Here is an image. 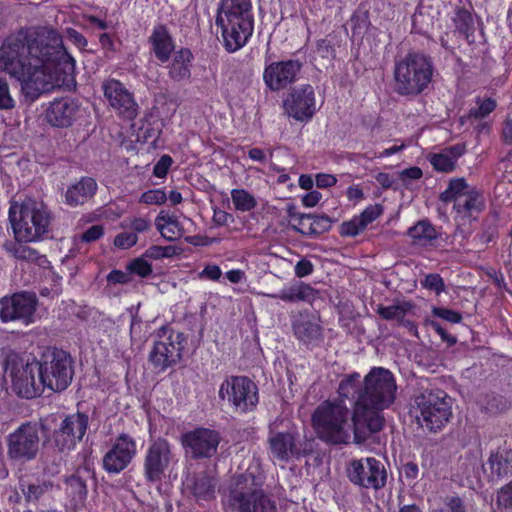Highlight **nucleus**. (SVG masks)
Masks as SVG:
<instances>
[{
  "instance_id": "obj_30",
  "label": "nucleus",
  "mask_w": 512,
  "mask_h": 512,
  "mask_svg": "<svg viewBox=\"0 0 512 512\" xmlns=\"http://www.w3.org/2000/svg\"><path fill=\"white\" fill-rule=\"evenodd\" d=\"M96 189L97 183L93 178L83 177L67 189L66 203L73 207L83 205L94 196Z\"/></svg>"
},
{
  "instance_id": "obj_43",
  "label": "nucleus",
  "mask_w": 512,
  "mask_h": 512,
  "mask_svg": "<svg viewBox=\"0 0 512 512\" xmlns=\"http://www.w3.org/2000/svg\"><path fill=\"white\" fill-rule=\"evenodd\" d=\"M496 503L498 507L512 509V480L498 491Z\"/></svg>"
},
{
  "instance_id": "obj_25",
  "label": "nucleus",
  "mask_w": 512,
  "mask_h": 512,
  "mask_svg": "<svg viewBox=\"0 0 512 512\" xmlns=\"http://www.w3.org/2000/svg\"><path fill=\"white\" fill-rule=\"evenodd\" d=\"M79 112V104L70 97L58 98L52 101L46 110L47 122L58 128L70 127Z\"/></svg>"
},
{
  "instance_id": "obj_36",
  "label": "nucleus",
  "mask_w": 512,
  "mask_h": 512,
  "mask_svg": "<svg viewBox=\"0 0 512 512\" xmlns=\"http://www.w3.org/2000/svg\"><path fill=\"white\" fill-rule=\"evenodd\" d=\"M53 487L52 482L50 481H40L36 480L35 482H26L24 480L20 481V489L25 497L27 502H36L38 501L45 493L51 490Z\"/></svg>"
},
{
  "instance_id": "obj_21",
  "label": "nucleus",
  "mask_w": 512,
  "mask_h": 512,
  "mask_svg": "<svg viewBox=\"0 0 512 512\" xmlns=\"http://www.w3.org/2000/svg\"><path fill=\"white\" fill-rule=\"evenodd\" d=\"M283 105L288 116L295 120L307 121L311 119L316 111L314 88L306 84L292 89Z\"/></svg>"
},
{
  "instance_id": "obj_15",
  "label": "nucleus",
  "mask_w": 512,
  "mask_h": 512,
  "mask_svg": "<svg viewBox=\"0 0 512 512\" xmlns=\"http://www.w3.org/2000/svg\"><path fill=\"white\" fill-rule=\"evenodd\" d=\"M38 299L35 293L18 292L0 298V319L4 323L20 322L28 326L35 322Z\"/></svg>"
},
{
  "instance_id": "obj_32",
  "label": "nucleus",
  "mask_w": 512,
  "mask_h": 512,
  "mask_svg": "<svg viewBox=\"0 0 512 512\" xmlns=\"http://www.w3.org/2000/svg\"><path fill=\"white\" fill-rule=\"evenodd\" d=\"M462 7H456V16L454 18L455 34L465 39L468 43L474 42V21L469 10L465 9V2L468 0H458Z\"/></svg>"
},
{
  "instance_id": "obj_63",
  "label": "nucleus",
  "mask_w": 512,
  "mask_h": 512,
  "mask_svg": "<svg viewBox=\"0 0 512 512\" xmlns=\"http://www.w3.org/2000/svg\"><path fill=\"white\" fill-rule=\"evenodd\" d=\"M107 281L109 283H113V284H116V283L125 284L130 281V278H129L128 274H126L122 271L113 270L108 274Z\"/></svg>"
},
{
  "instance_id": "obj_5",
  "label": "nucleus",
  "mask_w": 512,
  "mask_h": 512,
  "mask_svg": "<svg viewBox=\"0 0 512 512\" xmlns=\"http://www.w3.org/2000/svg\"><path fill=\"white\" fill-rule=\"evenodd\" d=\"M450 202H453V210L456 213L453 242H458L456 249L459 250L470 234L472 220L485 209V199L479 189L469 185L465 178L457 177L450 179Z\"/></svg>"
},
{
  "instance_id": "obj_44",
  "label": "nucleus",
  "mask_w": 512,
  "mask_h": 512,
  "mask_svg": "<svg viewBox=\"0 0 512 512\" xmlns=\"http://www.w3.org/2000/svg\"><path fill=\"white\" fill-rule=\"evenodd\" d=\"M382 213L380 205H370L359 216L360 226L366 228L368 224L376 220Z\"/></svg>"
},
{
  "instance_id": "obj_3",
  "label": "nucleus",
  "mask_w": 512,
  "mask_h": 512,
  "mask_svg": "<svg viewBox=\"0 0 512 512\" xmlns=\"http://www.w3.org/2000/svg\"><path fill=\"white\" fill-rule=\"evenodd\" d=\"M222 503L229 512H277L273 501L252 472L233 475L223 488Z\"/></svg>"
},
{
  "instance_id": "obj_50",
  "label": "nucleus",
  "mask_w": 512,
  "mask_h": 512,
  "mask_svg": "<svg viewBox=\"0 0 512 512\" xmlns=\"http://www.w3.org/2000/svg\"><path fill=\"white\" fill-rule=\"evenodd\" d=\"M399 179L403 182L405 187H408L411 180L420 179L423 175L422 170L419 167H410L404 169L398 173Z\"/></svg>"
},
{
  "instance_id": "obj_31",
  "label": "nucleus",
  "mask_w": 512,
  "mask_h": 512,
  "mask_svg": "<svg viewBox=\"0 0 512 512\" xmlns=\"http://www.w3.org/2000/svg\"><path fill=\"white\" fill-rule=\"evenodd\" d=\"M193 55L187 48H181L174 54L169 66V76L176 82L188 80L191 76V63Z\"/></svg>"
},
{
  "instance_id": "obj_53",
  "label": "nucleus",
  "mask_w": 512,
  "mask_h": 512,
  "mask_svg": "<svg viewBox=\"0 0 512 512\" xmlns=\"http://www.w3.org/2000/svg\"><path fill=\"white\" fill-rule=\"evenodd\" d=\"M165 224L177 225V220L174 217L170 216L165 211H161L158 214V216L156 217L155 225H156L157 229L160 231V233L162 234V236L167 238V236L164 232ZM168 239L171 240L172 237H168Z\"/></svg>"
},
{
  "instance_id": "obj_57",
  "label": "nucleus",
  "mask_w": 512,
  "mask_h": 512,
  "mask_svg": "<svg viewBox=\"0 0 512 512\" xmlns=\"http://www.w3.org/2000/svg\"><path fill=\"white\" fill-rule=\"evenodd\" d=\"M313 272V264L308 259H301L295 265V274L297 277H305Z\"/></svg>"
},
{
  "instance_id": "obj_48",
  "label": "nucleus",
  "mask_w": 512,
  "mask_h": 512,
  "mask_svg": "<svg viewBox=\"0 0 512 512\" xmlns=\"http://www.w3.org/2000/svg\"><path fill=\"white\" fill-rule=\"evenodd\" d=\"M138 237L132 232L119 233L114 239V245L121 249H128L137 243Z\"/></svg>"
},
{
  "instance_id": "obj_55",
  "label": "nucleus",
  "mask_w": 512,
  "mask_h": 512,
  "mask_svg": "<svg viewBox=\"0 0 512 512\" xmlns=\"http://www.w3.org/2000/svg\"><path fill=\"white\" fill-rule=\"evenodd\" d=\"M104 234V229L101 225H93L89 227L82 235L81 240L87 243L94 242L101 238Z\"/></svg>"
},
{
  "instance_id": "obj_42",
  "label": "nucleus",
  "mask_w": 512,
  "mask_h": 512,
  "mask_svg": "<svg viewBox=\"0 0 512 512\" xmlns=\"http://www.w3.org/2000/svg\"><path fill=\"white\" fill-rule=\"evenodd\" d=\"M496 108V101L488 98L478 108L470 109L468 117L481 119L489 115Z\"/></svg>"
},
{
  "instance_id": "obj_61",
  "label": "nucleus",
  "mask_w": 512,
  "mask_h": 512,
  "mask_svg": "<svg viewBox=\"0 0 512 512\" xmlns=\"http://www.w3.org/2000/svg\"><path fill=\"white\" fill-rule=\"evenodd\" d=\"M297 286L290 287L289 289L282 290L278 295H271L273 298H279L288 302L298 301Z\"/></svg>"
},
{
  "instance_id": "obj_7",
  "label": "nucleus",
  "mask_w": 512,
  "mask_h": 512,
  "mask_svg": "<svg viewBox=\"0 0 512 512\" xmlns=\"http://www.w3.org/2000/svg\"><path fill=\"white\" fill-rule=\"evenodd\" d=\"M345 399L339 395L338 401H325L315 409L312 415V423L317 436L328 444L349 443L350 433L346 425L352 414L344 403Z\"/></svg>"
},
{
  "instance_id": "obj_6",
  "label": "nucleus",
  "mask_w": 512,
  "mask_h": 512,
  "mask_svg": "<svg viewBox=\"0 0 512 512\" xmlns=\"http://www.w3.org/2000/svg\"><path fill=\"white\" fill-rule=\"evenodd\" d=\"M52 216L47 206L31 199L22 204L13 203L9 209V221L16 240L32 242L49 232Z\"/></svg>"
},
{
  "instance_id": "obj_58",
  "label": "nucleus",
  "mask_w": 512,
  "mask_h": 512,
  "mask_svg": "<svg viewBox=\"0 0 512 512\" xmlns=\"http://www.w3.org/2000/svg\"><path fill=\"white\" fill-rule=\"evenodd\" d=\"M430 512H448V502L445 497L434 496L431 500Z\"/></svg>"
},
{
  "instance_id": "obj_47",
  "label": "nucleus",
  "mask_w": 512,
  "mask_h": 512,
  "mask_svg": "<svg viewBox=\"0 0 512 512\" xmlns=\"http://www.w3.org/2000/svg\"><path fill=\"white\" fill-rule=\"evenodd\" d=\"M506 408V403L503 397L498 395L487 396V401L484 405V409L491 414H496L503 411Z\"/></svg>"
},
{
  "instance_id": "obj_62",
  "label": "nucleus",
  "mask_w": 512,
  "mask_h": 512,
  "mask_svg": "<svg viewBox=\"0 0 512 512\" xmlns=\"http://www.w3.org/2000/svg\"><path fill=\"white\" fill-rule=\"evenodd\" d=\"M375 179L384 189H397V187L394 186L395 180L388 173L380 172L375 176Z\"/></svg>"
},
{
  "instance_id": "obj_33",
  "label": "nucleus",
  "mask_w": 512,
  "mask_h": 512,
  "mask_svg": "<svg viewBox=\"0 0 512 512\" xmlns=\"http://www.w3.org/2000/svg\"><path fill=\"white\" fill-rule=\"evenodd\" d=\"M23 243L24 240L7 241L4 244V249L18 260L37 262L43 265L47 262L45 256L40 255L39 252Z\"/></svg>"
},
{
  "instance_id": "obj_28",
  "label": "nucleus",
  "mask_w": 512,
  "mask_h": 512,
  "mask_svg": "<svg viewBox=\"0 0 512 512\" xmlns=\"http://www.w3.org/2000/svg\"><path fill=\"white\" fill-rule=\"evenodd\" d=\"M89 482H95V476L88 466L78 468L66 479L67 490L74 501L82 503L86 500Z\"/></svg>"
},
{
  "instance_id": "obj_20",
  "label": "nucleus",
  "mask_w": 512,
  "mask_h": 512,
  "mask_svg": "<svg viewBox=\"0 0 512 512\" xmlns=\"http://www.w3.org/2000/svg\"><path fill=\"white\" fill-rule=\"evenodd\" d=\"M268 444L273 458L282 462L305 456L312 451L311 444L298 443L296 435L291 432H275L270 429Z\"/></svg>"
},
{
  "instance_id": "obj_45",
  "label": "nucleus",
  "mask_w": 512,
  "mask_h": 512,
  "mask_svg": "<svg viewBox=\"0 0 512 512\" xmlns=\"http://www.w3.org/2000/svg\"><path fill=\"white\" fill-rule=\"evenodd\" d=\"M15 102L10 95L9 86L5 79L0 78V110L14 108Z\"/></svg>"
},
{
  "instance_id": "obj_39",
  "label": "nucleus",
  "mask_w": 512,
  "mask_h": 512,
  "mask_svg": "<svg viewBox=\"0 0 512 512\" xmlns=\"http://www.w3.org/2000/svg\"><path fill=\"white\" fill-rule=\"evenodd\" d=\"M231 198L236 210L247 212L254 209L257 201L253 195L244 189H234L231 191Z\"/></svg>"
},
{
  "instance_id": "obj_16",
  "label": "nucleus",
  "mask_w": 512,
  "mask_h": 512,
  "mask_svg": "<svg viewBox=\"0 0 512 512\" xmlns=\"http://www.w3.org/2000/svg\"><path fill=\"white\" fill-rule=\"evenodd\" d=\"M349 480L362 488L380 490L387 482L384 463L374 457L352 460L347 467Z\"/></svg>"
},
{
  "instance_id": "obj_19",
  "label": "nucleus",
  "mask_w": 512,
  "mask_h": 512,
  "mask_svg": "<svg viewBox=\"0 0 512 512\" xmlns=\"http://www.w3.org/2000/svg\"><path fill=\"white\" fill-rule=\"evenodd\" d=\"M220 441V434L207 428H197L182 436V445L193 459L212 457L216 454Z\"/></svg>"
},
{
  "instance_id": "obj_27",
  "label": "nucleus",
  "mask_w": 512,
  "mask_h": 512,
  "mask_svg": "<svg viewBox=\"0 0 512 512\" xmlns=\"http://www.w3.org/2000/svg\"><path fill=\"white\" fill-rule=\"evenodd\" d=\"M148 41L155 57L162 63L167 62L175 49L173 38L167 27L163 24L156 25Z\"/></svg>"
},
{
  "instance_id": "obj_46",
  "label": "nucleus",
  "mask_w": 512,
  "mask_h": 512,
  "mask_svg": "<svg viewBox=\"0 0 512 512\" xmlns=\"http://www.w3.org/2000/svg\"><path fill=\"white\" fill-rule=\"evenodd\" d=\"M365 228L360 226V220L358 217L353 218L350 221L343 222L340 226L341 236H357Z\"/></svg>"
},
{
  "instance_id": "obj_9",
  "label": "nucleus",
  "mask_w": 512,
  "mask_h": 512,
  "mask_svg": "<svg viewBox=\"0 0 512 512\" xmlns=\"http://www.w3.org/2000/svg\"><path fill=\"white\" fill-rule=\"evenodd\" d=\"M37 364L39 382L43 387L60 392L71 383L74 375L73 359L66 351L48 348Z\"/></svg>"
},
{
  "instance_id": "obj_8",
  "label": "nucleus",
  "mask_w": 512,
  "mask_h": 512,
  "mask_svg": "<svg viewBox=\"0 0 512 512\" xmlns=\"http://www.w3.org/2000/svg\"><path fill=\"white\" fill-rule=\"evenodd\" d=\"M432 63L421 53H409L394 67V91L403 96L418 95L430 83Z\"/></svg>"
},
{
  "instance_id": "obj_10",
  "label": "nucleus",
  "mask_w": 512,
  "mask_h": 512,
  "mask_svg": "<svg viewBox=\"0 0 512 512\" xmlns=\"http://www.w3.org/2000/svg\"><path fill=\"white\" fill-rule=\"evenodd\" d=\"M3 353L5 355L4 375L10 377L12 388L16 394L26 399L39 396L44 387L35 378V373H38L37 362H25L17 352L11 349H7Z\"/></svg>"
},
{
  "instance_id": "obj_17",
  "label": "nucleus",
  "mask_w": 512,
  "mask_h": 512,
  "mask_svg": "<svg viewBox=\"0 0 512 512\" xmlns=\"http://www.w3.org/2000/svg\"><path fill=\"white\" fill-rule=\"evenodd\" d=\"M173 460L170 444L165 439L150 443L143 460V471L147 482H161Z\"/></svg>"
},
{
  "instance_id": "obj_49",
  "label": "nucleus",
  "mask_w": 512,
  "mask_h": 512,
  "mask_svg": "<svg viewBox=\"0 0 512 512\" xmlns=\"http://www.w3.org/2000/svg\"><path fill=\"white\" fill-rule=\"evenodd\" d=\"M316 52L324 59H333L335 57V49L331 41L327 39H320L316 44Z\"/></svg>"
},
{
  "instance_id": "obj_34",
  "label": "nucleus",
  "mask_w": 512,
  "mask_h": 512,
  "mask_svg": "<svg viewBox=\"0 0 512 512\" xmlns=\"http://www.w3.org/2000/svg\"><path fill=\"white\" fill-rule=\"evenodd\" d=\"M488 463L493 473L499 478L512 474V450L502 449L491 453Z\"/></svg>"
},
{
  "instance_id": "obj_22",
  "label": "nucleus",
  "mask_w": 512,
  "mask_h": 512,
  "mask_svg": "<svg viewBox=\"0 0 512 512\" xmlns=\"http://www.w3.org/2000/svg\"><path fill=\"white\" fill-rule=\"evenodd\" d=\"M136 454L135 440L129 435L120 434L112 448L103 457V467L108 473L124 470Z\"/></svg>"
},
{
  "instance_id": "obj_64",
  "label": "nucleus",
  "mask_w": 512,
  "mask_h": 512,
  "mask_svg": "<svg viewBox=\"0 0 512 512\" xmlns=\"http://www.w3.org/2000/svg\"><path fill=\"white\" fill-rule=\"evenodd\" d=\"M502 140L506 145H512V119L507 118L502 129Z\"/></svg>"
},
{
  "instance_id": "obj_56",
  "label": "nucleus",
  "mask_w": 512,
  "mask_h": 512,
  "mask_svg": "<svg viewBox=\"0 0 512 512\" xmlns=\"http://www.w3.org/2000/svg\"><path fill=\"white\" fill-rule=\"evenodd\" d=\"M466 152V143L458 142L450 146V172L456 168V160Z\"/></svg>"
},
{
  "instance_id": "obj_29",
  "label": "nucleus",
  "mask_w": 512,
  "mask_h": 512,
  "mask_svg": "<svg viewBox=\"0 0 512 512\" xmlns=\"http://www.w3.org/2000/svg\"><path fill=\"white\" fill-rule=\"evenodd\" d=\"M216 485L217 481L214 477L202 472L188 479L187 489L198 502L210 501L215 498Z\"/></svg>"
},
{
  "instance_id": "obj_35",
  "label": "nucleus",
  "mask_w": 512,
  "mask_h": 512,
  "mask_svg": "<svg viewBox=\"0 0 512 512\" xmlns=\"http://www.w3.org/2000/svg\"><path fill=\"white\" fill-rule=\"evenodd\" d=\"M332 220L326 214H312L311 222H309L307 228H298L295 225H291V228L305 236L317 237L330 230Z\"/></svg>"
},
{
  "instance_id": "obj_12",
  "label": "nucleus",
  "mask_w": 512,
  "mask_h": 512,
  "mask_svg": "<svg viewBox=\"0 0 512 512\" xmlns=\"http://www.w3.org/2000/svg\"><path fill=\"white\" fill-rule=\"evenodd\" d=\"M219 398L241 413L254 410L258 403V388L246 376H231L227 378L219 389Z\"/></svg>"
},
{
  "instance_id": "obj_38",
  "label": "nucleus",
  "mask_w": 512,
  "mask_h": 512,
  "mask_svg": "<svg viewBox=\"0 0 512 512\" xmlns=\"http://www.w3.org/2000/svg\"><path fill=\"white\" fill-rule=\"evenodd\" d=\"M412 305L408 302H402L395 305H379L377 313L387 321L403 322V318L411 310Z\"/></svg>"
},
{
  "instance_id": "obj_37",
  "label": "nucleus",
  "mask_w": 512,
  "mask_h": 512,
  "mask_svg": "<svg viewBox=\"0 0 512 512\" xmlns=\"http://www.w3.org/2000/svg\"><path fill=\"white\" fill-rule=\"evenodd\" d=\"M407 233L417 244H425L437 237L436 230L426 220H421L410 227Z\"/></svg>"
},
{
  "instance_id": "obj_26",
  "label": "nucleus",
  "mask_w": 512,
  "mask_h": 512,
  "mask_svg": "<svg viewBox=\"0 0 512 512\" xmlns=\"http://www.w3.org/2000/svg\"><path fill=\"white\" fill-rule=\"evenodd\" d=\"M294 334L306 346H318L323 340V333L318 320L310 315H300L293 322Z\"/></svg>"
},
{
  "instance_id": "obj_24",
  "label": "nucleus",
  "mask_w": 512,
  "mask_h": 512,
  "mask_svg": "<svg viewBox=\"0 0 512 512\" xmlns=\"http://www.w3.org/2000/svg\"><path fill=\"white\" fill-rule=\"evenodd\" d=\"M103 90L110 105L124 118L132 120L137 116L138 105L121 82L108 80L103 84Z\"/></svg>"
},
{
  "instance_id": "obj_60",
  "label": "nucleus",
  "mask_w": 512,
  "mask_h": 512,
  "mask_svg": "<svg viewBox=\"0 0 512 512\" xmlns=\"http://www.w3.org/2000/svg\"><path fill=\"white\" fill-rule=\"evenodd\" d=\"M336 182L337 179L331 174L320 173L316 175V185L318 188H328L335 185Z\"/></svg>"
},
{
  "instance_id": "obj_59",
  "label": "nucleus",
  "mask_w": 512,
  "mask_h": 512,
  "mask_svg": "<svg viewBox=\"0 0 512 512\" xmlns=\"http://www.w3.org/2000/svg\"><path fill=\"white\" fill-rule=\"evenodd\" d=\"M425 325L439 334L443 341H448V334L446 329L440 324L438 320L427 318L425 320Z\"/></svg>"
},
{
  "instance_id": "obj_51",
  "label": "nucleus",
  "mask_w": 512,
  "mask_h": 512,
  "mask_svg": "<svg viewBox=\"0 0 512 512\" xmlns=\"http://www.w3.org/2000/svg\"><path fill=\"white\" fill-rule=\"evenodd\" d=\"M172 163L173 160L169 155L161 156L153 168V174L159 178L165 177Z\"/></svg>"
},
{
  "instance_id": "obj_40",
  "label": "nucleus",
  "mask_w": 512,
  "mask_h": 512,
  "mask_svg": "<svg viewBox=\"0 0 512 512\" xmlns=\"http://www.w3.org/2000/svg\"><path fill=\"white\" fill-rule=\"evenodd\" d=\"M127 270L131 274L138 275L142 278L148 277L152 274L151 264L142 257L133 259L127 264Z\"/></svg>"
},
{
  "instance_id": "obj_14",
  "label": "nucleus",
  "mask_w": 512,
  "mask_h": 512,
  "mask_svg": "<svg viewBox=\"0 0 512 512\" xmlns=\"http://www.w3.org/2000/svg\"><path fill=\"white\" fill-rule=\"evenodd\" d=\"M89 426V416L77 411L62 418L61 422L51 434L50 441L53 447L59 451H70L77 443L81 442Z\"/></svg>"
},
{
  "instance_id": "obj_11",
  "label": "nucleus",
  "mask_w": 512,
  "mask_h": 512,
  "mask_svg": "<svg viewBox=\"0 0 512 512\" xmlns=\"http://www.w3.org/2000/svg\"><path fill=\"white\" fill-rule=\"evenodd\" d=\"M446 396L444 392L441 395L428 393L415 399L416 406L412 407L411 415L423 430L436 433L444 427L448 421Z\"/></svg>"
},
{
  "instance_id": "obj_41",
  "label": "nucleus",
  "mask_w": 512,
  "mask_h": 512,
  "mask_svg": "<svg viewBox=\"0 0 512 512\" xmlns=\"http://www.w3.org/2000/svg\"><path fill=\"white\" fill-rule=\"evenodd\" d=\"M167 200V195L162 189L148 190L140 197V202L148 205H161Z\"/></svg>"
},
{
  "instance_id": "obj_18",
  "label": "nucleus",
  "mask_w": 512,
  "mask_h": 512,
  "mask_svg": "<svg viewBox=\"0 0 512 512\" xmlns=\"http://www.w3.org/2000/svg\"><path fill=\"white\" fill-rule=\"evenodd\" d=\"M185 341L183 333L172 332L165 340L155 342L149 354L153 367L158 371H164L176 365L181 359Z\"/></svg>"
},
{
  "instance_id": "obj_4",
  "label": "nucleus",
  "mask_w": 512,
  "mask_h": 512,
  "mask_svg": "<svg viewBox=\"0 0 512 512\" xmlns=\"http://www.w3.org/2000/svg\"><path fill=\"white\" fill-rule=\"evenodd\" d=\"M215 23L221 28L226 50H239L254 30L251 0H221Z\"/></svg>"
},
{
  "instance_id": "obj_52",
  "label": "nucleus",
  "mask_w": 512,
  "mask_h": 512,
  "mask_svg": "<svg viewBox=\"0 0 512 512\" xmlns=\"http://www.w3.org/2000/svg\"><path fill=\"white\" fill-rule=\"evenodd\" d=\"M433 168L440 172L448 171V156L443 153H431L428 156Z\"/></svg>"
},
{
  "instance_id": "obj_1",
  "label": "nucleus",
  "mask_w": 512,
  "mask_h": 512,
  "mask_svg": "<svg viewBox=\"0 0 512 512\" xmlns=\"http://www.w3.org/2000/svg\"><path fill=\"white\" fill-rule=\"evenodd\" d=\"M74 66L61 35L53 29L21 28L0 47V70L20 82L22 95L29 102L60 87L62 76Z\"/></svg>"
},
{
  "instance_id": "obj_2",
  "label": "nucleus",
  "mask_w": 512,
  "mask_h": 512,
  "mask_svg": "<svg viewBox=\"0 0 512 512\" xmlns=\"http://www.w3.org/2000/svg\"><path fill=\"white\" fill-rule=\"evenodd\" d=\"M397 390L393 374L383 367H374L360 385L359 373H352L339 383L338 394L354 399L352 427L354 441L364 443L384 426L382 411L393 404Z\"/></svg>"
},
{
  "instance_id": "obj_54",
  "label": "nucleus",
  "mask_w": 512,
  "mask_h": 512,
  "mask_svg": "<svg viewBox=\"0 0 512 512\" xmlns=\"http://www.w3.org/2000/svg\"><path fill=\"white\" fill-rule=\"evenodd\" d=\"M424 286L437 294L443 291L445 287L442 277L438 274H428L425 277Z\"/></svg>"
},
{
  "instance_id": "obj_13",
  "label": "nucleus",
  "mask_w": 512,
  "mask_h": 512,
  "mask_svg": "<svg viewBox=\"0 0 512 512\" xmlns=\"http://www.w3.org/2000/svg\"><path fill=\"white\" fill-rule=\"evenodd\" d=\"M39 446L40 435L38 425L26 422L8 436L7 455L13 461L25 463L36 458Z\"/></svg>"
},
{
  "instance_id": "obj_23",
  "label": "nucleus",
  "mask_w": 512,
  "mask_h": 512,
  "mask_svg": "<svg viewBox=\"0 0 512 512\" xmlns=\"http://www.w3.org/2000/svg\"><path fill=\"white\" fill-rule=\"evenodd\" d=\"M301 68L302 63L298 60L272 62L265 68L263 79L270 90L279 91L296 80Z\"/></svg>"
}]
</instances>
